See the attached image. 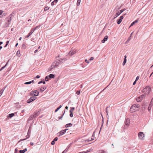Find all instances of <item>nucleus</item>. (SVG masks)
Instances as JSON below:
<instances>
[{
    "instance_id": "obj_1",
    "label": "nucleus",
    "mask_w": 153,
    "mask_h": 153,
    "mask_svg": "<svg viewBox=\"0 0 153 153\" xmlns=\"http://www.w3.org/2000/svg\"><path fill=\"white\" fill-rule=\"evenodd\" d=\"M13 15L12 14H10L9 16L5 19V26L6 27H7L10 24L11 21V18Z\"/></svg>"
},
{
    "instance_id": "obj_2",
    "label": "nucleus",
    "mask_w": 153,
    "mask_h": 153,
    "mask_svg": "<svg viewBox=\"0 0 153 153\" xmlns=\"http://www.w3.org/2000/svg\"><path fill=\"white\" fill-rule=\"evenodd\" d=\"M57 61L54 62L52 64L51 67L48 69L49 71H51L52 69L57 68L60 64Z\"/></svg>"
},
{
    "instance_id": "obj_3",
    "label": "nucleus",
    "mask_w": 153,
    "mask_h": 153,
    "mask_svg": "<svg viewBox=\"0 0 153 153\" xmlns=\"http://www.w3.org/2000/svg\"><path fill=\"white\" fill-rule=\"evenodd\" d=\"M139 107L138 105L134 104L130 108V112L131 113H133L137 111V108Z\"/></svg>"
},
{
    "instance_id": "obj_4",
    "label": "nucleus",
    "mask_w": 153,
    "mask_h": 153,
    "mask_svg": "<svg viewBox=\"0 0 153 153\" xmlns=\"http://www.w3.org/2000/svg\"><path fill=\"white\" fill-rule=\"evenodd\" d=\"M151 90V88L149 86H147L145 88H144L143 90V92L144 93H145V94H148L150 91Z\"/></svg>"
},
{
    "instance_id": "obj_5",
    "label": "nucleus",
    "mask_w": 153,
    "mask_h": 153,
    "mask_svg": "<svg viewBox=\"0 0 153 153\" xmlns=\"http://www.w3.org/2000/svg\"><path fill=\"white\" fill-rule=\"evenodd\" d=\"M138 137L139 139L143 140L145 137V135L142 132H140L138 133Z\"/></svg>"
},
{
    "instance_id": "obj_6",
    "label": "nucleus",
    "mask_w": 153,
    "mask_h": 153,
    "mask_svg": "<svg viewBox=\"0 0 153 153\" xmlns=\"http://www.w3.org/2000/svg\"><path fill=\"white\" fill-rule=\"evenodd\" d=\"M30 95L34 96H37L39 94V92L37 90L33 91L30 93Z\"/></svg>"
},
{
    "instance_id": "obj_7",
    "label": "nucleus",
    "mask_w": 153,
    "mask_h": 153,
    "mask_svg": "<svg viewBox=\"0 0 153 153\" xmlns=\"http://www.w3.org/2000/svg\"><path fill=\"white\" fill-rule=\"evenodd\" d=\"M145 96L146 95L145 94H142V95H141V96L137 98L136 99L137 101L138 102H140L145 97Z\"/></svg>"
},
{
    "instance_id": "obj_8",
    "label": "nucleus",
    "mask_w": 153,
    "mask_h": 153,
    "mask_svg": "<svg viewBox=\"0 0 153 153\" xmlns=\"http://www.w3.org/2000/svg\"><path fill=\"white\" fill-rule=\"evenodd\" d=\"M36 97H34L33 96L31 97L30 98H29L27 101V103H30L33 100H35L36 99Z\"/></svg>"
},
{
    "instance_id": "obj_9",
    "label": "nucleus",
    "mask_w": 153,
    "mask_h": 153,
    "mask_svg": "<svg viewBox=\"0 0 153 153\" xmlns=\"http://www.w3.org/2000/svg\"><path fill=\"white\" fill-rule=\"evenodd\" d=\"M66 60V59L65 58H63L62 59H60L59 60H58L57 61L58 62H59V63L60 64L64 62Z\"/></svg>"
},
{
    "instance_id": "obj_10",
    "label": "nucleus",
    "mask_w": 153,
    "mask_h": 153,
    "mask_svg": "<svg viewBox=\"0 0 153 153\" xmlns=\"http://www.w3.org/2000/svg\"><path fill=\"white\" fill-rule=\"evenodd\" d=\"M126 10L125 9H123L122 10H120V11H118L116 13V17H117L119 15H120L121 13L123 12Z\"/></svg>"
},
{
    "instance_id": "obj_11",
    "label": "nucleus",
    "mask_w": 153,
    "mask_h": 153,
    "mask_svg": "<svg viewBox=\"0 0 153 153\" xmlns=\"http://www.w3.org/2000/svg\"><path fill=\"white\" fill-rule=\"evenodd\" d=\"M46 87L45 86H44L43 87H42L41 88H38V89L41 91V92H43L46 89Z\"/></svg>"
},
{
    "instance_id": "obj_12",
    "label": "nucleus",
    "mask_w": 153,
    "mask_h": 153,
    "mask_svg": "<svg viewBox=\"0 0 153 153\" xmlns=\"http://www.w3.org/2000/svg\"><path fill=\"white\" fill-rule=\"evenodd\" d=\"M68 130V129H65L63 131H62L59 132V136L62 135L64 134L66 132V131Z\"/></svg>"
},
{
    "instance_id": "obj_13",
    "label": "nucleus",
    "mask_w": 153,
    "mask_h": 153,
    "mask_svg": "<svg viewBox=\"0 0 153 153\" xmlns=\"http://www.w3.org/2000/svg\"><path fill=\"white\" fill-rule=\"evenodd\" d=\"M108 36H105L104 39L102 40L101 41V42L102 43H104L105 41H107L108 39Z\"/></svg>"
},
{
    "instance_id": "obj_14",
    "label": "nucleus",
    "mask_w": 153,
    "mask_h": 153,
    "mask_svg": "<svg viewBox=\"0 0 153 153\" xmlns=\"http://www.w3.org/2000/svg\"><path fill=\"white\" fill-rule=\"evenodd\" d=\"M130 124V120L128 118H127L126 119L125 124L127 126H129Z\"/></svg>"
},
{
    "instance_id": "obj_15",
    "label": "nucleus",
    "mask_w": 153,
    "mask_h": 153,
    "mask_svg": "<svg viewBox=\"0 0 153 153\" xmlns=\"http://www.w3.org/2000/svg\"><path fill=\"white\" fill-rule=\"evenodd\" d=\"M75 53H76L75 51H71L70 52L68 53V54L70 56H71L73 55H74Z\"/></svg>"
},
{
    "instance_id": "obj_16",
    "label": "nucleus",
    "mask_w": 153,
    "mask_h": 153,
    "mask_svg": "<svg viewBox=\"0 0 153 153\" xmlns=\"http://www.w3.org/2000/svg\"><path fill=\"white\" fill-rule=\"evenodd\" d=\"M138 22V20H135L130 25L129 28L131 27V26H132L133 25H134L135 23H137Z\"/></svg>"
},
{
    "instance_id": "obj_17",
    "label": "nucleus",
    "mask_w": 153,
    "mask_h": 153,
    "mask_svg": "<svg viewBox=\"0 0 153 153\" xmlns=\"http://www.w3.org/2000/svg\"><path fill=\"white\" fill-rule=\"evenodd\" d=\"M55 77V76L53 74H50L49 76H47V77H50L51 78H54Z\"/></svg>"
},
{
    "instance_id": "obj_18",
    "label": "nucleus",
    "mask_w": 153,
    "mask_h": 153,
    "mask_svg": "<svg viewBox=\"0 0 153 153\" xmlns=\"http://www.w3.org/2000/svg\"><path fill=\"white\" fill-rule=\"evenodd\" d=\"M27 150V149L26 148L25 149L23 150H20L19 152L20 153H24L26 152Z\"/></svg>"
},
{
    "instance_id": "obj_19",
    "label": "nucleus",
    "mask_w": 153,
    "mask_h": 153,
    "mask_svg": "<svg viewBox=\"0 0 153 153\" xmlns=\"http://www.w3.org/2000/svg\"><path fill=\"white\" fill-rule=\"evenodd\" d=\"M72 126V124L71 123H70L68 124H67L66 125L65 127L66 128H68L69 127H71Z\"/></svg>"
},
{
    "instance_id": "obj_20",
    "label": "nucleus",
    "mask_w": 153,
    "mask_h": 153,
    "mask_svg": "<svg viewBox=\"0 0 153 153\" xmlns=\"http://www.w3.org/2000/svg\"><path fill=\"white\" fill-rule=\"evenodd\" d=\"M34 32V31H31L30 33H29L28 35L25 38H28V37L31 34Z\"/></svg>"
},
{
    "instance_id": "obj_21",
    "label": "nucleus",
    "mask_w": 153,
    "mask_h": 153,
    "mask_svg": "<svg viewBox=\"0 0 153 153\" xmlns=\"http://www.w3.org/2000/svg\"><path fill=\"white\" fill-rule=\"evenodd\" d=\"M16 55L18 56H20L21 55L20 53V51H18L16 53Z\"/></svg>"
},
{
    "instance_id": "obj_22",
    "label": "nucleus",
    "mask_w": 153,
    "mask_h": 153,
    "mask_svg": "<svg viewBox=\"0 0 153 153\" xmlns=\"http://www.w3.org/2000/svg\"><path fill=\"white\" fill-rule=\"evenodd\" d=\"M75 108L74 107H72L70 108V112H73V111L74 110Z\"/></svg>"
},
{
    "instance_id": "obj_23",
    "label": "nucleus",
    "mask_w": 153,
    "mask_h": 153,
    "mask_svg": "<svg viewBox=\"0 0 153 153\" xmlns=\"http://www.w3.org/2000/svg\"><path fill=\"white\" fill-rule=\"evenodd\" d=\"M62 106L61 105L59 106L57 108L56 110H55V112H56L59 110L62 107Z\"/></svg>"
},
{
    "instance_id": "obj_24",
    "label": "nucleus",
    "mask_w": 153,
    "mask_h": 153,
    "mask_svg": "<svg viewBox=\"0 0 153 153\" xmlns=\"http://www.w3.org/2000/svg\"><path fill=\"white\" fill-rule=\"evenodd\" d=\"M126 62V59L125 58H124V61L123 63V65H124Z\"/></svg>"
},
{
    "instance_id": "obj_25",
    "label": "nucleus",
    "mask_w": 153,
    "mask_h": 153,
    "mask_svg": "<svg viewBox=\"0 0 153 153\" xmlns=\"http://www.w3.org/2000/svg\"><path fill=\"white\" fill-rule=\"evenodd\" d=\"M80 2H81L80 0H77V4H76L77 6H79L80 5Z\"/></svg>"
},
{
    "instance_id": "obj_26",
    "label": "nucleus",
    "mask_w": 153,
    "mask_h": 153,
    "mask_svg": "<svg viewBox=\"0 0 153 153\" xmlns=\"http://www.w3.org/2000/svg\"><path fill=\"white\" fill-rule=\"evenodd\" d=\"M14 116V114L13 113H12L9 114V116L8 117L11 118L12 117H13Z\"/></svg>"
},
{
    "instance_id": "obj_27",
    "label": "nucleus",
    "mask_w": 153,
    "mask_h": 153,
    "mask_svg": "<svg viewBox=\"0 0 153 153\" xmlns=\"http://www.w3.org/2000/svg\"><path fill=\"white\" fill-rule=\"evenodd\" d=\"M91 150H92V149H90L89 150H87L86 151H83L82 152H83V153H86L90 152V151H91Z\"/></svg>"
},
{
    "instance_id": "obj_28",
    "label": "nucleus",
    "mask_w": 153,
    "mask_h": 153,
    "mask_svg": "<svg viewBox=\"0 0 153 153\" xmlns=\"http://www.w3.org/2000/svg\"><path fill=\"white\" fill-rule=\"evenodd\" d=\"M4 89L3 88L0 91V97L1 96L2 94L3 91Z\"/></svg>"
},
{
    "instance_id": "obj_29",
    "label": "nucleus",
    "mask_w": 153,
    "mask_h": 153,
    "mask_svg": "<svg viewBox=\"0 0 153 153\" xmlns=\"http://www.w3.org/2000/svg\"><path fill=\"white\" fill-rule=\"evenodd\" d=\"M49 9V7H45L44 9V11H47Z\"/></svg>"
},
{
    "instance_id": "obj_30",
    "label": "nucleus",
    "mask_w": 153,
    "mask_h": 153,
    "mask_svg": "<svg viewBox=\"0 0 153 153\" xmlns=\"http://www.w3.org/2000/svg\"><path fill=\"white\" fill-rule=\"evenodd\" d=\"M22 48L24 49H26V46L25 45L23 44L22 46Z\"/></svg>"
},
{
    "instance_id": "obj_31",
    "label": "nucleus",
    "mask_w": 153,
    "mask_h": 153,
    "mask_svg": "<svg viewBox=\"0 0 153 153\" xmlns=\"http://www.w3.org/2000/svg\"><path fill=\"white\" fill-rule=\"evenodd\" d=\"M94 139V136H93V135H92L91 138V140H86L85 141H91V140H93Z\"/></svg>"
},
{
    "instance_id": "obj_32",
    "label": "nucleus",
    "mask_w": 153,
    "mask_h": 153,
    "mask_svg": "<svg viewBox=\"0 0 153 153\" xmlns=\"http://www.w3.org/2000/svg\"><path fill=\"white\" fill-rule=\"evenodd\" d=\"M47 77V76L45 78V80L46 81H48V79H50V77Z\"/></svg>"
},
{
    "instance_id": "obj_33",
    "label": "nucleus",
    "mask_w": 153,
    "mask_h": 153,
    "mask_svg": "<svg viewBox=\"0 0 153 153\" xmlns=\"http://www.w3.org/2000/svg\"><path fill=\"white\" fill-rule=\"evenodd\" d=\"M80 90L77 91L76 92V94L77 95H79L80 94Z\"/></svg>"
},
{
    "instance_id": "obj_34",
    "label": "nucleus",
    "mask_w": 153,
    "mask_h": 153,
    "mask_svg": "<svg viewBox=\"0 0 153 153\" xmlns=\"http://www.w3.org/2000/svg\"><path fill=\"white\" fill-rule=\"evenodd\" d=\"M121 22H122V21L119 19L118 20V21L117 22V24H120L121 23Z\"/></svg>"
},
{
    "instance_id": "obj_35",
    "label": "nucleus",
    "mask_w": 153,
    "mask_h": 153,
    "mask_svg": "<svg viewBox=\"0 0 153 153\" xmlns=\"http://www.w3.org/2000/svg\"><path fill=\"white\" fill-rule=\"evenodd\" d=\"M31 83V82H27L25 83V84H29Z\"/></svg>"
},
{
    "instance_id": "obj_36",
    "label": "nucleus",
    "mask_w": 153,
    "mask_h": 153,
    "mask_svg": "<svg viewBox=\"0 0 153 153\" xmlns=\"http://www.w3.org/2000/svg\"><path fill=\"white\" fill-rule=\"evenodd\" d=\"M123 18L124 17L123 16H121L120 17L119 19L120 20L122 21V20L123 19Z\"/></svg>"
},
{
    "instance_id": "obj_37",
    "label": "nucleus",
    "mask_w": 153,
    "mask_h": 153,
    "mask_svg": "<svg viewBox=\"0 0 153 153\" xmlns=\"http://www.w3.org/2000/svg\"><path fill=\"white\" fill-rule=\"evenodd\" d=\"M123 18L124 17L123 16H121L120 17L119 19L120 20L122 21V20L123 19Z\"/></svg>"
},
{
    "instance_id": "obj_38",
    "label": "nucleus",
    "mask_w": 153,
    "mask_h": 153,
    "mask_svg": "<svg viewBox=\"0 0 153 153\" xmlns=\"http://www.w3.org/2000/svg\"><path fill=\"white\" fill-rule=\"evenodd\" d=\"M7 63L4 66V67H2V68H1V69H0V70H2V69H3L4 68H5L6 67V65H7Z\"/></svg>"
},
{
    "instance_id": "obj_39",
    "label": "nucleus",
    "mask_w": 153,
    "mask_h": 153,
    "mask_svg": "<svg viewBox=\"0 0 153 153\" xmlns=\"http://www.w3.org/2000/svg\"><path fill=\"white\" fill-rule=\"evenodd\" d=\"M70 116L71 117H72L73 116V114L72 112H70Z\"/></svg>"
},
{
    "instance_id": "obj_40",
    "label": "nucleus",
    "mask_w": 153,
    "mask_h": 153,
    "mask_svg": "<svg viewBox=\"0 0 153 153\" xmlns=\"http://www.w3.org/2000/svg\"><path fill=\"white\" fill-rule=\"evenodd\" d=\"M51 144L52 145H53L55 144V141H54L53 140L52 141L51 143Z\"/></svg>"
},
{
    "instance_id": "obj_41",
    "label": "nucleus",
    "mask_w": 153,
    "mask_h": 153,
    "mask_svg": "<svg viewBox=\"0 0 153 153\" xmlns=\"http://www.w3.org/2000/svg\"><path fill=\"white\" fill-rule=\"evenodd\" d=\"M58 138L57 137H56L53 140L54 141H56L58 140Z\"/></svg>"
},
{
    "instance_id": "obj_42",
    "label": "nucleus",
    "mask_w": 153,
    "mask_h": 153,
    "mask_svg": "<svg viewBox=\"0 0 153 153\" xmlns=\"http://www.w3.org/2000/svg\"><path fill=\"white\" fill-rule=\"evenodd\" d=\"M30 21H31V20L30 19H29L28 20L27 22V23L28 24H29L30 23Z\"/></svg>"
},
{
    "instance_id": "obj_43",
    "label": "nucleus",
    "mask_w": 153,
    "mask_h": 153,
    "mask_svg": "<svg viewBox=\"0 0 153 153\" xmlns=\"http://www.w3.org/2000/svg\"><path fill=\"white\" fill-rule=\"evenodd\" d=\"M27 139V138H25V139H21L19 141V142H20V141H23V140H26Z\"/></svg>"
},
{
    "instance_id": "obj_44",
    "label": "nucleus",
    "mask_w": 153,
    "mask_h": 153,
    "mask_svg": "<svg viewBox=\"0 0 153 153\" xmlns=\"http://www.w3.org/2000/svg\"><path fill=\"white\" fill-rule=\"evenodd\" d=\"M3 12V11L1 10H0V15H1Z\"/></svg>"
},
{
    "instance_id": "obj_45",
    "label": "nucleus",
    "mask_w": 153,
    "mask_h": 153,
    "mask_svg": "<svg viewBox=\"0 0 153 153\" xmlns=\"http://www.w3.org/2000/svg\"><path fill=\"white\" fill-rule=\"evenodd\" d=\"M94 59V58L93 57H91L89 60L90 61Z\"/></svg>"
},
{
    "instance_id": "obj_46",
    "label": "nucleus",
    "mask_w": 153,
    "mask_h": 153,
    "mask_svg": "<svg viewBox=\"0 0 153 153\" xmlns=\"http://www.w3.org/2000/svg\"><path fill=\"white\" fill-rule=\"evenodd\" d=\"M139 76H137L135 81H137V80H138L139 79Z\"/></svg>"
},
{
    "instance_id": "obj_47",
    "label": "nucleus",
    "mask_w": 153,
    "mask_h": 153,
    "mask_svg": "<svg viewBox=\"0 0 153 153\" xmlns=\"http://www.w3.org/2000/svg\"><path fill=\"white\" fill-rule=\"evenodd\" d=\"M15 153H17V152L18 151V149L17 148H16L15 149Z\"/></svg>"
},
{
    "instance_id": "obj_48",
    "label": "nucleus",
    "mask_w": 153,
    "mask_h": 153,
    "mask_svg": "<svg viewBox=\"0 0 153 153\" xmlns=\"http://www.w3.org/2000/svg\"><path fill=\"white\" fill-rule=\"evenodd\" d=\"M54 1H53L51 3V5L52 6H53L54 5Z\"/></svg>"
},
{
    "instance_id": "obj_49",
    "label": "nucleus",
    "mask_w": 153,
    "mask_h": 153,
    "mask_svg": "<svg viewBox=\"0 0 153 153\" xmlns=\"http://www.w3.org/2000/svg\"><path fill=\"white\" fill-rule=\"evenodd\" d=\"M85 61L87 63H89V62L88 61V60L87 59H86L85 60Z\"/></svg>"
},
{
    "instance_id": "obj_50",
    "label": "nucleus",
    "mask_w": 153,
    "mask_h": 153,
    "mask_svg": "<svg viewBox=\"0 0 153 153\" xmlns=\"http://www.w3.org/2000/svg\"><path fill=\"white\" fill-rule=\"evenodd\" d=\"M58 1V0H54L53 1H54V2L55 3H57V2Z\"/></svg>"
},
{
    "instance_id": "obj_51",
    "label": "nucleus",
    "mask_w": 153,
    "mask_h": 153,
    "mask_svg": "<svg viewBox=\"0 0 153 153\" xmlns=\"http://www.w3.org/2000/svg\"><path fill=\"white\" fill-rule=\"evenodd\" d=\"M101 153H105V152L103 150H102Z\"/></svg>"
},
{
    "instance_id": "obj_52",
    "label": "nucleus",
    "mask_w": 153,
    "mask_h": 153,
    "mask_svg": "<svg viewBox=\"0 0 153 153\" xmlns=\"http://www.w3.org/2000/svg\"><path fill=\"white\" fill-rule=\"evenodd\" d=\"M36 78H40V76L39 75H37L36 76Z\"/></svg>"
},
{
    "instance_id": "obj_53",
    "label": "nucleus",
    "mask_w": 153,
    "mask_h": 153,
    "mask_svg": "<svg viewBox=\"0 0 153 153\" xmlns=\"http://www.w3.org/2000/svg\"><path fill=\"white\" fill-rule=\"evenodd\" d=\"M30 144L31 145V146H33L34 144V143H32V142H30Z\"/></svg>"
},
{
    "instance_id": "obj_54",
    "label": "nucleus",
    "mask_w": 153,
    "mask_h": 153,
    "mask_svg": "<svg viewBox=\"0 0 153 153\" xmlns=\"http://www.w3.org/2000/svg\"><path fill=\"white\" fill-rule=\"evenodd\" d=\"M38 50H36L35 51H34V53H36L37 51H38Z\"/></svg>"
},
{
    "instance_id": "obj_55",
    "label": "nucleus",
    "mask_w": 153,
    "mask_h": 153,
    "mask_svg": "<svg viewBox=\"0 0 153 153\" xmlns=\"http://www.w3.org/2000/svg\"><path fill=\"white\" fill-rule=\"evenodd\" d=\"M42 83V81H40V82H39L38 83L39 84H40V83Z\"/></svg>"
},
{
    "instance_id": "obj_56",
    "label": "nucleus",
    "mask_w": 153,
    "mask_h": 153,
    "mask_svg": "<svg viewBox=\"0 0 153 153\" xmlns=\"http://www.w3.org/2000/svg\"><path fill=\"white\" fill-rule=\"evenodd\" d=\"M136 81H135L133 83V85H134L135 84H136Z\"/></svg>"
},
{
    "instance_id": "obj_57",
    "label": "nucleus",
    "mask_w": 153,
    "mask_h": 153,
    "mask_svg": "<svg viewBox=\"0 0 153 153\" xmlns=\"http://www.w3.org/2000/svg\"><path fill=\"white\" fill-rule=\"evenodd\" d=\"M9 43V41H7V42H6V44L8 45Z\"/></svg>"
},
{
    "instance_id": "obj_58",
    "label": "nucleus",
    "mask_w": 153,
    "mask_h": 153,
    "mask_svg": "<svg viewBox=\"0 0 153 153\" xmlns=\"http://www.w3.org/2000/svg\"><path fill=\"white\" fill-rule=\"evenodd\" d=\"M31 82V83L33 82V83H34V80H32V81H30Z\"/></svg>"
},
{
    "instance_id": "obj_59",
    "label": "nucleus",
    "mask_w": 153,
    "mask_h": 153,
    "mask_svg": "<svg viewBox=\"0 0 153 153\" xmlns=\"http://www.w3.org/2000/svg\"><path fill=\"white\" fill-rule=\"evenodd\" d=\"M3 44V42H0V45Z\"/></svg>"
},
{
    "instance_id": "obj_60",
    "label": "nucleus",
    "mask_w": 153,
    "mask_h": 153,
    "mask_svg": "<svg viewBox=\"0 0 153 153\" xmlns=\"http://www.w3.org/2000/svg\"><path fill=\"white\" fill-rule=\"evenodd\" d=\"M68 107L67 106H66V107H65V108L66 109H68Z\"/></svg>"
},
{
    "instance_id": "obj_61",
    "label": "nucleus",
    "mask_w": 153,
    "mask_h": 153,
    "mask_svg": "<svg viewBox=\"0 0 153 153\" xmlns=\"http://www.w3.org/2000/svg\"><path fill=\"white\" fill-rule=\"evenodd\" d=\"M62 118V117H59V119H61Z\"/></svg>"
},
{
    "instance_id": "obj_62",
    "label": "nucleus",
    "mask_w": 153,
    "mask_h": 153,
    "mask_svg": "<svg viewBox=\"0 0 153 153\" xmlns=\"http://www.w3.org/2000/svg\"><path fill=\"white\" fill-rule=\"evenodd\" d=\"M18 45V43H17L15 45V47H17V46Z\"/></svg>"
},
{
    "instance_id": "obj_63",
    "label": "nucleus",
    "mask_w": 153,
    "mask_h": 153,
    "mask_svg": "<svg viewBox=\"0 0 153 153\" xmlns=\"http://www.w3.org/2000/svg\"><path fill=\"white\" fill-rule=\"evenodd\" d=\"M148 109L149 111H150V109L149 106V107L148 108Z\"/></svg>"
},
{
    "instance_id": "obj_64",
    "label": "nucleus",
    "mask_w": 153,
    "mask_h": 153,
    "mask_svg": "<svg viewBox=\"0 0 153 153\" xmlns=\"http://www.w3.org/2000/svg\"><path fill=\"white\" fill-rule=\"evenodd\" d=\"M7 45H8L7 44H6V45H5V46H4V47H6L7 46Z\"/></svg>"
}]
</instances>
